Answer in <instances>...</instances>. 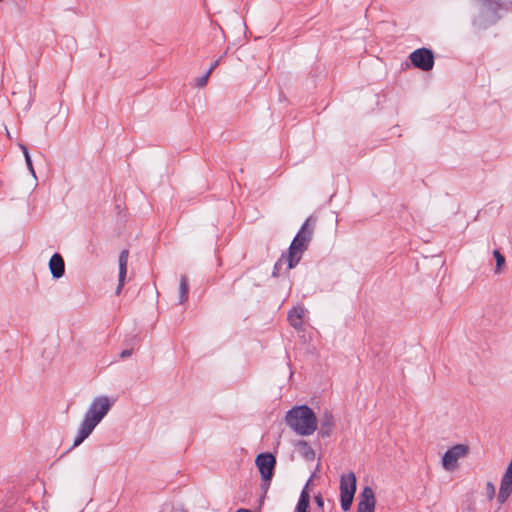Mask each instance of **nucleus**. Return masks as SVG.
Masks as SVG:
<instances>
[{"instance_id":"f257e3e1","label":"nucleus","mask_w":512,"mask_h":512,"mask_svg":"<svg viewBox=\"0 0 512 512\" xmlns=\"http://www.w3.org/2000/svg\"><path fill=\"white\" fill-rule=\"evenodd\" d=\"M113 402L107 396H99L93 399L78 429L73 442V448L79 446L89 437L95 427L108 414Z\"/></svg>"},{"instance_id":"f03ea898","label":"nucleus","mask_w":512,"mask_h":512,"mask_svg":"<svg viewBox=\"0 0 512 512\" xmlns=\"http://www.w3.org/2000/svg\"><path fill=\"white\" fill-rule=\"evenodd\" d=\"M311 219H307L297 235L294 237L287 255H283L275 264V270H279L282 265L287 264V269L294 268L300 261L303 252L307 249L312 238L314 226L310 224Z\"/></svg>"},{"instance_id":"7ed1b4c3","label":"nucleus","mask_w":512,"mask_h":512,"mask_svg":"<svg viewBox=\"0 0 512 512\" xmlns=\"http://www.w3.org/2000/svg\"><path fill=\"white\" fill-rule=\"evenodd\" d=\"M286 424L300 436H310L317 429V418L307 405L296 406L285 415Z\"/></svg>"},{"instance_id":"20e7f679","label":"nucleus","mask_w":512,"mask_h":512,"mask_svg":"<svg viewBox=\"0 0 512 512\" xmlns=\"http://www.w3.org/2000/svg\"><path fill=\"white\" fill-rule=\"evenodd\" d=\"M501 0H477V12L473 24L480 28H487L499 18L502 7Z\"/></svg>"},{"instance_id":"39448f33","label":"nucleus","mask_w":512,"mask_h":512,"mask_svg":"<svg viewBox=\"0 0 512 512\" xmlns=\"http://www.w3.org/2000/svg\"><path fill=\"white\" fill-rule=\"evenodd\" d=\"M356 491V476L353 472H349L341 476L340 479V498L341 508L348 511L351 508L354 494Z\"/></svg>"},{"instance_id":"423d86ee","label":"nucleus","mask_w":512,"mask_h":512,"mask_svg":"<svg viewBox=\"0 0 512 512\" xmlns=\"http://www.w3.org/2000/svg\"><path fill=\"white\" fill-rule=\"evenodd\" d=\"M409 59L415 68L422 71H430L434 66V54L428 48H419L413 51Z\"/></svg>"},{"instance_id":"0eeeda50","label":"nucleus","mask_w":512,"mask_h":512,"mask_svg":"<svg viewBox=\"0 0 512 512\" xmlns=\"http://www.w3.org/2000/svg\"><path fill=\"white\" fill-rule=\"evenodd\" d=\"M468 453V447L458 444L446 451L442 458V466L447 471H453L457 467L460 458L465 457Z\"/></svg>"},{"instance_id":"6e6552de","label":"nucleus","mask_w":512,"mask_h":512,"mask_svg":"<svg viewBox=\"0 0 512 512\" xmlns=\"http://www.w3.org/2000/svg\"><path fill=\"white\" fill-rule=\"evenodd\" d=\"M256 465L259 469L261 477L265 481H270L273 477L276 464L275 457L270 453H263L256 457Z\"/></svg>"},{"instance_id":"1a4fd4ad","label":"nucleus","mask_w":512,"mask_h":512,"mask_svg":"<svg viewBox=\"0 0 512 512\" xmlns=\"http://www.w3.org/2000/svg\"><path fill=\"white\" fill-rule=\"evenodd\" d=\"M512 492V458L501 480L498 501L504 503Z\"/></svg>"},{"instance_id":"9d476101","label":"nucleus","mask_w":512,"mask_h":512,"mask_svg":"<svg viewBox=\"0 0 512 512\" xmlns=\"http://www.w3.org/2000/svg\"><path fill=\"white\" fill-rule=\"evenodd\" d=\"M375 497L372 488L365 487L361 494L357 506V512H374Z\"/></svg>"},{"instance_id":"9b49d317","label":"nucleus","mask_w":512,"mask_h":512,"mask_svg":"<svg viewBox=\"0 0 512 512\" xmlns=\"http://www.w3.org/2000/svg\"><path fill=\"white\" fill-rule=\"evenodd\" d=\"M307 310L302 306H296L288 313V321L290 325L296 330H303L304 317Z\"/></svg>"},{"instance_id":"f8f14e48","label":"nucleus","mask_w":512,"mask_h":512,"mask_svg":"<svg viewBox=\"0 0 512 512\" xmlns=\"http://www.w3.org/2000/svg\"><path fill=\"white\" fill-rule=\"evenodd\" d=\"M49 269L54 278H61L65 273V263L59 253L52 255L49 261Z\"/></svg>"},{"instance_id":"ddd939ff","label":"nucleus","mask_w":512,"mask_h":512,"mask_svg":"<svg viewBox=\"0 0 512 512\" xmlns=\"http://www.w3.org/2000/svg\"><path fill=\"white\" fill-rule=\"evenodd\" d=\"M334 428V416L331 411L325 410L320 418V434L329 437Z\"/></svg>"},{"instance_id":"4468645a","label":"nucleus","mask_w":512,"mask_h":512,"mask_svg":"<svg viewBox=\"0 0 512 512\" xmlns=\"http://www.w3.org/2000/svg\"><path fill=\"white\" fill-rule=\"evenodd\" d=\"M128 257H129V251L123 250L121 251L119 255V283L117 287L116 293L119 294L122 287L125 283V278L127 274V265H128Z\"/></svg>"},{"instance_id":"2eb2a0df","label":"nucleus","mask_w":512,"mask_h":512,"mask_svg":"<svg viewBox=\"0 0 512 512\" xmlns=\"http://www.w3.org/2000/svg\"><path fill=\"white\" fill-rule=\"evenodd\" d=\"M310 495L306 487L302 490L295 512H309Z\"/></svg>"},{"instance_id":"dca6fc26","label":"nucleus","mask_w":512,"mask_h":512,"mask_svg":"<svg viewBox=\"0 0 512 512\" xmlns=\"http://www.w3.org/2000/svg\"><path fill=\"white\" fill-rule=\"evenodd\" d=\"M188 298V279L185 275L181 276L179 286V303L183 304Z\"/></svg>"},{"instance_id":"f3484780","label":"nucleus","mask_w":512,"mask_h":512,"mask_svg":"<svg viewBox=\"0 0 512 512\" xmlns=\"http://www.w3.org/2000/svg\"><path fill=\"white\" fill-rule=\"evenodd\" d=\"M299 446L301 447L302 455L307 460H313L315 457L314 450L305 441H300Z\"/></svg>"},{"instance_id":"a211bd4d","label":"nucleus","mask_w":512,"mask_h":512,"mask_svg":"<svg viewBox=\"0 0 512 512\" xmlns=\"http://www.w3.org/2000/svg\"><path fill=\"white\" fill-rule=\"evenodd\" d=\"M493 255L496 259V273H499L501 268L505 264V258L498 250H494Z\"/></svg>"},{"instance_id":"6ab92c4d","label":"nucleus","mask_w":512,"mask_h":512,"mask_svg":"<svg viewBox=\"0 0 512 512\" xmlns=\"http://www.w3.org/2000/svg\"><path fill=\"white\" fill-rule=\"evenodd\" d=\"M24 157H25L26 165H27L29 171L32 173L33 176H35V171H34V168H33V164H32V160H31L30 154L26 153V155Z\"/></svg>"},{"instance_id":"aec40b11","label":"nucleus","mask_w":512,"mask_h":512,"mask_svg":"<svg viewBox=\"0 0 512 512\" xmlns=\"http://www.w3.org/2000/svg\"><path fill=\"white\" fill-rule=\"evenodd\" d=\"M209 76H210V74H208V72H207L204 76H202L201 78H199V79L197 80V86H198V87H203V86H205V85L207 84V81H208V79H209Z\"/></svg>"},{"instance_id":"412c9836","label":"nucleus","mask_w":512,"mask_h":512,"mask_svg":"<svg viewBox=\"0 0 512 512\" xmlns=\"http://www.w3.org/2000/svg\"><path fill=\"white\" fill-rule=\"evenodd\" d=\"M487 493L490 498H492L495 495V487L491 482H488L486 485Z\"/></svg>"},{"instance_id":"4be33fe9","label":"nucleus","mask_w":512,"mask_h":512,"mask_svg":"<svg viewBox=\"0 0 512 512\" xmlns=\"http://www.w3.org/2000/svg\"><path fill=\"white\" fill-rule=\"evenodd\" d=\"M314 500H315V503L317 504V506L319 508L323 509V507H324V500H323L321 494L316 495Z\"/></svg>"},{"instance_id":"5701e85b","label":"nucleus","mask_w":512,"mask_h":512,"mask_svg":"<svg viewBox=\"0 0 512 512\" xmlns=\"http://www.w3.org/2000/svg\"><path fill=\"white\" fill-rule=\"evenodd\" d=\"M219 63H220V59H217L216 61H214L212 63V65L210 66L209 70L207 71L208 74H211L212 71L219 65Z\"/></svg>"},{"instance_id":"b1692460","label":"nucleus","mask_w":512,"mask_h":512,"mask_svg":"<svg viewBox=\"0 0 512 512\" xmlns=\"http://www.w3.org/2000/svg\"><path fill=\"white\" fill-rule=\"evenodd\" d=\"M131 354H132V350H128V349L127 350H123L121 352V354H120V357L121 358H126V357L131 356Z\"/></svg>"},{"instance_id":"393cba45","label":"nucleus","mask_w":512,"mask_h":512,"mask_svg":"<svg viewBox=\"0 0 512 512\" xmlns=\"http://www.w3.org/2000/svg\"><path fill=\"white\" fill-rule=\"evenodd\" d=\"M19 147H20V149L22 150V152H23L24 156L26 155V153H29V152H28V149H27V147H26L25 145L20 144V145H19Z\"/></svg>"},{"instance_id":"a878e982","label":"nucleus","mask_w":512,"mask_h":512,"mask_svg":"<svg viewBox=\"0 0 512 512\" xmlns=\"http://www.w3.org/2000/svg\"><path fill=\"white\" fill-rule=\"evenodd\" d=\"M6 135H7L8 138H11V134H10V132H9V130L7 128H6Z\"/></svg>"},{"instance_id":"bb28decb","label":"nucleus","mask_w":512,"mask_h":512,"mask_svg":"<svg viewBox=\"0 0 512 512\" xmlns=\"http://www.w3.org/2000/svg\"><path fill=\"white\" fill-rule=\"evenodd\" d=\"M237 512H250L249 510H246V509H240L238 510Z\"/></svg>"}]
</instances>
